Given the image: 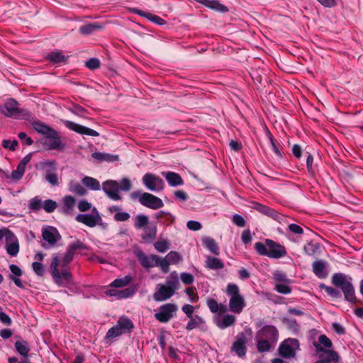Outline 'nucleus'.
<instances>
[{"label":"nucleus","mask_w":363,"mask_h":363,"mask_svg":"<svg viewBox=\"0 0 363 363\" xmlns=\"http://www.w3.org/2000/svg\"><path fill=\"white\" fill-rule=\"evenodd\" d=\"M175 292L166 286L164 284H158L157 290L153 294V298L156 301H163L171 298Z\"/></svg>","instance_id":"obj_21"},{"label":"nucleus","mask_w":363,"mask_h":363,"mask_svg":"<svg viewBox=\"0 0 363 363\" xmlns=\"http://www.w3.org/2000/svg\"><path fill=\"white\" fill-rule=\"evenodd\" d=\"M62 122L63 123V124L65 125L66 128H67L68 129H69L72 131H74L79 134L86 135H90V136H94V137H97L99 135V133L97 131H96L93 129H91L89 128H87L86 126L79 125L77 123H74V122H72L70 121H67V120H62Z\"/></svg>","instance_id":"obj_16"},{"label":"nucleus","mask_w":363,"mask_h":363,"mask_svg":"<svg viewBox=\"0 0 363 363\" xmlns=\"http://www.w3.org/2000/svg\"><path fill=\"white\" fill-rule=\"evenodd\" d=\"M75 220L77 222L82 223L89 228H94L96 225H103L102 218L95 207L92 208L91 213L78 214L76 216Z\"/></svg>","instance_id":"obj_9"},{"label":"nucleus","mask_w":363,"mask_h":363,"mask_svg":"<svg viewBox=\"0 0 363 363\" xmlns=\"http://www.w3.org/2000/svg\"><path fill=\"white\" fill-rule=\"evenodd\" d=\"M69 110L72 113L79 116H84L88 113L86 108L76 104H73L72 106L69 108Z\"/></svg>","instance_id":"obj_49"},{"label":"nucleus","mask_w":363,"mask_h":363,"mask_svg":"<svg viewBox=\"0 0 363 363\" xmlns=\"http://www.w3.org/2000/svg\"><path fill=\"white\" fill-rule=\"evenodd\" d=\"M32 267L34 272L38 276H43L45 272V269L42 263L38 262H35L32 264Z\"/></svg>","instance_id":"obj_57"},{"label":"nucleus","mask_w":363,"mask_h":363,"mask_svg":"<svg viewBox=\"0 0 363 363\" xmlns=\"http://www.w3.org/2000/svg\"><path fill=\"white\" fill-rule=\"evenodd\" d=\"M25 171L26 170L24 169H23L22 167H21L20 166L18 165L16 169L13 170L11 172V175L9 174V178L8 179H11L13 181H18L24 175ZM6 172H9L7 171ZM8 174H9V173H8Z\"/></svg>","instance_id":"obj_48"},{"label":"nucleus","mask_w":363,"mask_h":363,"mask_svg":"<svg viewBox=\"0 0 363 363\" xmlns=\"http://www.w3.org/2000/svg\"><path fill=\"white\" fill-rule=\"evenodd\" d=\"M169 264L170 263L168 262V260L166 258L160 259L159 258L158 261V265L160 266L161 270L164 273H167L169 270Z\"/></svg>","instance_id":"obj_63"},{"label":"nucleus","mask_w":363,"mask_h":363,"mask_svg":"<svg viewBox=\"0 0 363 363\" xmlns=\"http://www.w3.org/2000/svg\"><path fill=\"white\" fill-rule=\"evenodd\" d=\"M43 208V203L41 199L35 197L30 201L29 208L32 211H37Z\"/></svg>","instance_id":"obj_53"},{"label":"nucleus","mask_w":363,"mask_h":363,"mask_svg":"<svg viewBox=\"0 0 363 363\" xmlns=\"http://www.w3.org/2000/svg\"><path fill=\"white\" fill-rule=\"evenodd\" d=\"M285 284L286 283L276 284L274 289L277 292L282 294H290L291 292V288L289 285Z\"/></svg>","instance_id":"obj_55"},{"label":"nucleus","mask_w":363,"mask_h":363,"mask_svg":"<svg viewBox=\"0 0 363 363\" xmlns=\"http://www.w3.org/2000/svg\"><path fill=\"white\" fill-rule=\"evenodd\" d=\"M299 349V342L296 339L289 338L284 340L279 346V354L284 358H291L295 356L296 350Z\"/></svg>","instance_id":"obj_12"},{"label":"nucleus","mask_w":363,"mask_h":363,"mask_svg":"<svg viewBox=\"0 0 363 363\" xmlns=\"http://www.w3.org/2000/svg\"><path fill=\"white\" fill-rule=\"evenodd\" d=\"M177 309L174 303L164 304L159 308V311L155 314V318L160 323H167L175 315Z\"/></svg>","instance_id":"obj_10"},{"label":"nucleus","mask_w":363,"mask_h":363,"mask_svg":"<svg viewBox=\"0 0 363 363\" xmlns=\"http://www.w3.org/2000/svg\"><path fill=\"white\" fill-rule=\"evenodd\" d=\"M165 258L170 264H177L182 261V256L176 251L169 252Z\"/></svg>","instance_id":"obj_47"},{"label":"nucleus","mask_w":363,"mask_h":363,"mask_svg":"<svg viewBox=\"0 0 363 363\" xmlns=\"http://www.w3.org/2000/svg\"><path fill=\"white\" fill-rule=\"evenodd\" d=\"M133 281V277L130 275H126L122 278L115 279L111 284V286L121 288L128 285Z\"/></svg>","instance_id":"obj_41"},{"label":"nucleus","mask_w":363,"mask_h":363,"mask_svg":"<svg viewBox=\"0 0 363 363\" xmlns=\"http://www.w3.org/2000/svg\"><path fill=\"white\" fill-rule=\"evenodd\" d=\"M67 57H68L62 54V52H60V51L51 52L48 56V59L50 62L55 63V64H59V63L66 62L67 60Z\"/></svg>","instance_id":"obj_39"},{"label":"nucleus","mask_w":363,"mask_h":363,"mask_svg":"<svg viewBox=\"0 0 363 363\" xmlns=\"http://www.w3.org/2000/svg\"><path fill=\"white\" fill-rule=\"evenodd\" d=\"M149 223V218L143 214L137 215L135 219L134 226L136 229L144 228Z\"/></svg>","instance_id":"obj_44"},{"label":"nucleus","mask_w":363,"mask_h":363,"mask_svg":"<svg viewBox=\"0 0 363 363\" xmlns=\"http://www.w3.org/2000/svg\"><path fill=\"white\" fill-rule=\"evenodd\" d=\"M91 208V203L88 202L86 200H81L78 203V209L81 212H85L90 210Z\"/></svg>","instance_id":"obj_62"},{"label":"nucleus","mask_w":363,"mask_h":363,"mask_svg":"<svg viewBox=\"0 0 363 363\" xmlns=\"http://www.w3.org/2000/svg\"><path fill=\"white\" fill-rule=\"evenodd\" d=\"M3 114L6 117H14L16 118H23L28 120L32 114L26 109H21L18 107V103L13 99H9L4 104Z\"/></svg>","instance_id":"obj_7"},{"label":"nucleus","mask_w":363,"mask_h":363,"mask_svg":"<svg viewBox=\"0 0 363 363\" xmlns=\"http://www.w3.org/2000/svg\"><path fill=\"white\" fill-rule=\"evenodd\" d=\"M73 258L74 256L67 251L62 258L57 254L52 255L50 272L54 281L58 286H65L72 281V275L68 265Z\"/></svg>","instance_id":"obj_1"},{"label":"nucleus","mask_w":363,"mask_h":363,"mask_svg":"<svg viewBox=\"0 0 363 363\" xmlns=\"http://www.w3.org/2000/svg\"><path fill=\"white\" fill-rule=\"evenodd\" d=\"M36 168L43 171L45 179L52 186L59 185V179L56 173L57 167L55 160H45L39 162Z\"/></svg>","instance_id":"obj_5"},{"label":"nucleus","mask_w":363,"mask_h":363,"mask_svg":"<svg viewBox=\"0 0 363 363\" xmlns=\"http://www.w3.org/2000/svg\"><path fill=\"white\" fill-rule=\"evenodd\" d=\"M134 328L133 321L126 316L118 318L116 324L111 328L106 335V339H113L125 333H129Z\"/></svg>","instance_id":"obj_6"},{"label":"nucleus","mask_w":363,"mask_h":363,"mask_svg":"<svg viewBox=\"0 0 363 363\" xmlns=\"http://www.w3.org/2000/svg\"><path fill=\"white\" fill-rule=\"evenodd\" d=\"M235 317L231 314H226L220 318H218L215 320L216 325L220 329H225L228 327L232 326L235 323Z\"/></svg>","instance_id":"obj_30"},{"label":"nucleus","mask_w":363,"mask_h":363,"mask_svg":"<svg viewBox=\"0 0 363 363\" xmlns=\"http://www.w3.org/2000/svg\"><path fill=\"white\" fill-rule=\"evenodd\" d=\"M252 208L258 212L271 217L276 220L279 221L282 217V216L274 209L257 202L252 203Z\"/></svg>","instance_id":"obj_20"},{"label":"nucleus","mask_w":363,"mask_h":363,"mask_svg":"<svg viewBox=\"0 0 363 363\" xmlns=\"http://www.w3.org/2000/svg\"><path fill=\"white\" fill-rule=\"evenodd\" d=\"M143 183L147 189L152 191L158 192L164 189V181L151 173H146L143 177Z\"/></svg>","instance_id":"obj_13"},{"label":"nucleus","mask_w":363,"mask_h":363,"mask_svg":"<svg viewBox=\"0 0 363 363\" xmlns=\"http://www.w3.org/2000/svg\"><path fill=\"white\" fill-rule=\"evenodd\" d=\"M180 278L182 281L186 285L191 284L194 280L193 275L187 272L182 273Z\"/></svg>","instance_id":"obj_60"},{"label":"nucleus","mask_w":363,"mask_h":363,"mask_svg":"<svg viewBox=\"0 0 363 363\" xmlns=\"http://www.w3.org/2000/svg\"><path fill=\"white\" fill-rule=\"evenodd\" d=\"M10 237L7 238L6 240V252L11 257H15L18 255L19 252V243L18 240L16 236L13 233L12 234H9Z\"/></svg>","instance_id":"obj_22"},{"label":"nucleus","mask_w":363,"mask_h":363,"mask_svg":"<svg viewBox=\"0 0 363 363\" xmlns=\"http://www.w3.org/2000/svg\"><path fill=\"white\" fill-rule=\"evenodd\" d=\"M352 278L342 273H335L332 277V283L340 288L347 301L354 303L357 301Z\"/></svg>","instance_id":"obj_3"},{"label":"nucleus","mask_w":363,"mask_h":363,"mask_svg":"<svg viewBox=\"0 0 363 363\" xmlns=\"http://www.w3.org/2000/svg\"><path fill=\"white\" fill-rule=\"evenodd\" d=\"M313 345L318 354H323V355L326 354L327 351H332L330 350L333 346L332 341L325 335H320L318 337V341L313 342Z\"/></svg>","instance_id":"obj_19"},{"label":"nucleus","mask_w":363,"mask_h":363,"mask_svg":"<svg viewBox=\"0 0 363 363\" xmlns=\"http://www.w3.org/2000/svg\"><path fill=\"white\" fill-rule=\"evenodd\" d=\"M313 272L320 279H325L328 276L325 262L322 260H316L312 264Z\"/></svg>","instance_id":"obj_28"},{"label":"nucleus","mask_w":363,"mask_h":363,"mask_svg":"<svg viewBox=\"0 0 363 363\" xmlns=\"http://www.w3.org/2000/svg\"><path fill=\"white\" fill-rule=\"evenodd\" d=\"M102 28V26L99 23H91L82 25L79 28L82 35H88L93 33L95 30Z\"/></svg>","instance_id":"obj_34"},{"label":"nucleus","mask_w":363,"mask_h":363,"mask_svg":"<svg viewBox=\"0 0 363 363\" xmlns=\"http://www.w3.org/2000/svg\"><path fill=\"white\" fill-rule=\"evenodd\" d=\"M15 347L17 352L23 357H27L30 352L28 344L25 340L17 341L15 343Z\"/></svg>","instance_id":"obj_40"},{"label":"nucleus","mask_w":363,"mask_h":363,"mask_svg":"<svg viewBox=\"0 0 363 363\" xmlns=\"http://www.w3.org/2000/svg\"><path fill=\"white\" fill-rule=\"evenodd\" d=\"M155 248L160 252H165L169 248V243L167 240H159L155 242Z\"/></svg>","instance_id":"obj_52"},{"label":"nucleus","mask_w":363,"mask_h":363,"mask_svg":"<svg viewBox=\"0 0 363 363\" xmlns=\"http://www.w3.org/2000/svg\"><path fill=\"white\" fill-rule=\"evenodd\" d=\"M50 139L49 140H45L43 142V146L47 150H57L60 149L62 146V141L60 136L59 135L58 132H57L56 135H51L50 136L47 138Z\"/></svg>","instance_id":"obj_25"},{"label":"nucleus","mask_w":363,"mask_h":363,"mask_svg":"<svg viewBox=\"0 0 363 363\" xmlns=\"http://www.w3.org/2000/svg\"><path fill=\"white\" fill-rule=\"evenodd\" d=\"M164 285L172 289L174 292L178 289L179 280L178 274L176 272H172L170 273V274L166 279Z\"/></svg>","instance_id":"obj_35"},{"label":"nucleus","mask_w":363,"mask_h":363,"mask_svg":"<svg viewBox=\"0 0 363 363\" xmlns=\"http://www.w3.org/2000/svg\"><path fill=\"white\" fill-rule=\"evenodd\" d=\"M91 156L98 161H115L118 158L117 155H112L102 152H94Z\"/></svg>","instance_id":"obj_43"},{"label":"nucleus","mask_w":363,"mask_h":363,"mask_svg":"<svg viewBox=\"0 0 363 363\" xmlns=\"http://www.w3.org/2000/svg\"><path fill=\"white\" fill-rule=\"evenodd\" d=\"M86 246L80 240H77L72 243H70L67 248V251L72 254L73 256L74 253L78 250H86Z\"/></svg>","instance_id":"obj_46"},{"label":"nucleus","mask_w":363,"mask_h":363,"mask_svg":"<svg viewBox=\"0 0 363 363\" xmlns=\"http://www.w3.org/2000/svg\"><path fill=\"white\" fill-rule=\"evenodd\" d=\"M279 332L275 326L267 325L262 326L257 333L256 338H262L274 343L277 341Z\"/></svg>","instance_id":"obj_14"},{"label":"nucleus","mask_w":363,"mask_h":363,"mask_svg":"<svg viewBox=\"0 0 363 363\" xmlns=\"http://www.w3.org/2000/svg\"><path fill=\"white\" fill-rule=\"evenodd\" d=\"M102 189L108 198L113 201H119L121 196L119 194V183L114 180H107L102 184Z\"/></svg>","instance_id":"obj_15"},{"label":"nucleus","mask_w":363,"mask_h":363,"mask_svg":"<svg viewBox=\"0 0 363 363\" xmlns=\"http://www.w3.org/2000/svg\"><path fill=\"white\" fill-rule=\"evenodd\" d=\"M320 248L319 243L308 242L303 247L305 253L309 256H313L317 254Z\"/></svg>","instance_id":"obj_42"},{"label":"nucleus","mask_w":363,"mask_h":363,"mask_svg":"<svg viewBox=\"0 0 363 363\" xmlns=\"http://www.w3.org/2000/svg\"><path fill=\"white\" fill-rule=\"evenodd\" d=\"M131 198L133 199H138L139 202L143 206L151 209L155 210L164 206V203L161 199L147 192L143 194L140 191L132 192Z\"/></svg>","instance_id":"obj_8"},{"label":"nucleus","mask_w":363,"mask_h":363,"mask_svg":"<svg viewBox=\"0 0 363 363\" xmlns=\"http://www.w3.org/2000/svg\"><path fill=\"white\" fill-rule=\"evenodd\" d=\"M132 186L131 182L128 179L124 178L121 181L119 184L120 190L124 191H128L130 190Z\"/></svg>","instance_id":"obj_61"},{"label":"nucleus","mask_w":363,"mask_h":363,"mask_svg":"<svg viewBox=\"0 0 363 363\" xmlns=\"http://www.w3.org/2000/svg\"><path fill=\"white\" fill-rule=\"evenodd\" d=\"M18 145V143L16 140H13L12 141L9 140H4L2 141V146L5 149H9L11 151H14L17 146Z\"/></svg>","instance_id":"obj_56"},{"label":"nucleus","mask_w":363,"mask_h":363,"mask_svg":"<svg viewBox=\"0 0 363 363\" xmlns=\"http://www.w3.org/2000/svg\"><path fill=\"white\" fill-rule=\"evenodd\" d=\"M202 243L211 253L216 255H218L220 254L218 245L213 238L211 237H206L203 238Z\"/></svg>","instance_id":"obj_33"},{"label":"nucleus","mask_w":363,"mask_h":363,"mask_svg":"<svg viewBox=\"0 0 363 363\" xmlns=\"http://www.w3.org/2000/svg\"><path fill=\"white\" fill-rule=\"evenodd\" d=\"M157 226L147 225L143 228L142 238L145 242H152L157 236Z\"/></svg>","instance_id":"obj_29"},{"label":"nucleus","mask_w":363,"mask_h":363,"mask_svg":"<svg viewBox=\"0 0 363 363\" xmlns=\"http://www.w3.org/2000/svg\"><path fill=\"white\" fill-rule=\"evenodd\" d=\"M18 136L21 142L26 145H31L33 143V139L30 137H28L24 132L19 133Z\"/></svg>","instance_id":"obj_64"},{"label":"nucleus","mask_w":363,"mask_h":363,"mask_svg":"<svg viewBox=\"0 0 363 363\" xmlns=\"http://www.w3.org/2000/svg\"><path fill=\"white\" fill-rule=\"evenodd\" d=\"M133 13L148 19L150 21H151L157 25L163 26L166 23L165 20H164L161 17H160L157 15L152 14L151 13L145 12L144 11L139 10L138 9H133Z\"/></svg>","instance_id":"obj_26"},{"label":"nucleus","mask_w":363,"mask_h":363,"mask_svg":"<svg viewBox=\"0 0 363 363\" xmlns=\"http://www.w3.org/2000/svg\"><path fill=\"white\" fill-rule=\"evenodd\" d=\"M162 175L167 179L168 184L172 186L182 185L184 181L181 176L173 172H162Z\"/></svg>","instance_id":"obj_31"},{"label":"nucleus","mask_w":363,"mask_h":363,"mask_svg":"<svg viewBox=\"0 0 363 363\" xmlns=\"http://www.w3.org/2000/svg\"><path fill=\"white\" fill-rule=\"evenodd\" d=\"M136 256L144 268L148 269L158 265L159 257L155 255H146L142 251H139Z\"/></svg>","instance_id":"obj_18"},{"label":"nucleus","mask_w":363,"mask_h":363,"mask_svg":"<svg viewBox=\"0 0 363 363\" xmlns=\"http://www.w3.org/2000/svg\"><path fill=\"white\" fill-rule=\"evenodd\" d=\"M326 355L327 357L323 358V354H318L320 359L316 361L315 363H332L338 362L339 357L335 351H327Z\"/></svg>","instance_id":"obj_37"},{"label":"nucleus","mask_w":363,"mask_h":363,"mask_svg":"<svg viewBox=\"0 0 363 363\" xmlns=\"http://www.w3.org/2000/svg\"><path fill=\"white\" fill-rule=\"evenodd\" d=\"M68 190L78 196H84L87 193L86 189L80 183L74 180L69 182Z\"/></svg>","instance_id":"obj_36"},{"label":"nucleus","mask_w":363,"mask_h":363,"mask_svg":"<svg viewBox=\"0 0 363 363\" xmlns=\"http://www.w3.org/2000/svg\"><path fill=\"white\" fill-rule=\"evenodd\" d=\"M32 125L35 131L45 135L46 138L51 135H56L57 132L50 126L38 120L33 121Z\"/></svg>","instance_id":"obj_23"},{"label":"nucleus","mask_w":363,"mask_h":363,"mask_svg":"<svg viewBox=\"0 0 363 363\" xmlns=\"http://www.w3.org/2000/svg\"><path fill=\"white\" fill-rule=\"evenodd\" d=\"M207 306L212 313H217L220 309V306L218 302L213 298H208L207 300Z\"/></svg>","instance_id":"obj_58"},{"label":"nucleus","mask_w":363,"mask_h":363,"mask_svg":"<svg viewBox=\"0 0 363 363\" xmlns=\"http://www.w3.org/2000/svg\"><path fill=\"white\" fill-rule=\"evenodd\" d=\"M257 252L262 256L272 259H279L287 254L285 247L271 239H266L264 242H257L255 244Z\"/></svg>","instance_id":"obj_2"},{"label":"nucleus","mask_w":363,"mask_h":363,"mask_svg":"<svg viewBox=\"0 0 363 363\" xmlns=\"http://www.w3.org/2000/svg\"><path fill=\"white\" fill-rule=\"evenodd\" d=\"M225 294L230 298V311L235 313H240L245 306V301L240 293L238 286L234 283H229L226 286Z\"/></svg>","instance_id":"obj_4"},{"label":"nucleus","mask_w":363,"mask_h":363,"mask_svg":"<svg viewBox=\"0 0 363 363\" xmlns=\"http://www.w3.org/2000/svg\"><path fill=\"white\" fill-rule=\"evenodd\" d=\"M42 237L47 242L42 245L44 248L54 247L62 238L58 230L52 226L43 228Z\"/></svg>","instance_id":"obj_11"},{"label":"nucleus","mask_w":363,"mask_h":363,"mask_svg":"<svg viewBox=\"0 0 363 363\" xmlns=\"http://www.w3.org/2000/svg\"><path fill=\"white\" fill-rule=\"evenodd\" d=\"M57 204L56 201L52 199H47L43 203V208L47 213H52L57 208Z\"/></svg>","instance_id":"obj_50"},{"label":"nucleus","mask_w":363,"mask_h":363,"mask_svg":"<svg viewBox=\"0 0 363 363\" xmlns=\"http://www.w3.org/2000/svg\"><path fill=\"white\" fill-rule=\"evenodd\" d=\"M136 292V289L134 287H129L123 290L119 291L118 299L126 298L132 296Z\"/></svg>","instance_id":"obj_51"},{"label":"nucleus","mask_w":363,"mask_h":363,"mask_svg":"<svg viewBox=\"0 0 363 363\" xmlns=\"http://www.w3.org/2000/svg\"><path fill=\"white\" fill-rule=\"evenodd\" d=\"M85 65L89 69H95L100 67V61L97 58H91L86 62Z\"/></svg>","instance_id":"obj_59"},{"label":"nucleus","mask_w":363,"mask_h":363,"mask_svg":"<svg viewBox=\"0 0 363 363\" xmlns=\"http://www.w3.org/2000/svg\"><path fill=\"white\" fill-rule=\"evenodd\" d=\"M196 2L205 6L206 7L221 13L228 11V9L217 0H196Z\"/></svg>","instance_id":"obj_24"},{"label":"nucleus","mask_w":363,"mask_h":363,"mask_svg":"<svg viewBox=\"0 0 363 363\" xmlns=\"http://www.w3.org/2000/svg\"><path fill=\"white\" fill-rule=\"evenodd\" d=\"M247 339L245 334L240 333L237 335L235 341L233 343L231 350L239 357H244L247 352Z\"/></svg>","instance_id":"obj_17"},{"label":"nucleus","mask_w":363,"mask_h":363,"mask_svg":"<svg viewBox=\"0 0 363 363\" xmlns=\"http://www.w3.org/2000/svg\"><path fill=\"white\" fill-rule=\"evenodd\" d=\"M205 266L210 269L218 270L224 267V264L217 257L207 256L205 262Z\"/></svg>","instance_id":"obj_32"},{"label":"nucleus","mask_w":363,"mask_h":363,"mask_svg":"<svg viewBox=\"0 0 363 363\" xmlns=\"http://www.w3.org/2000/svg\"><path fill=\"white\" fill-rule=\"evenodd\" d=\"M82 184L87 188L93 191H98L100 189V183L95 178L86 176L82 180Z\"/></svg>","instance_id":"obj_38"},{"label":"nucleus","mask_w":363,"mask_h":363,"mask_svg":"<svg viewBox=\"0 0 363 363\" xmlns=\"http://www.w3.org/2000/svg\"><path fill=\"white\" fill-rule=\"evenodd\" d=\"M275 281L281 283H289L290 280L287 278L285 273L281 271H276L273 274Z\"/></svg>","instance_id":"obj_54"},{"label":"nucleus","mask_w":363,"mask_h":363,"mask_svg":"<svg viewBox=\"0 0 363 363\" xmlns=\"http://www.w3.org/2000/svg\"><path fill=\"white\" fill-rule=\"evenodd\" d=\"M75 204L76 200L72 196H65L62 200V211L67 215L72 214Z\"/></svg>","instance_id":"obj_27"},{"label":"nucleus","mask_w":363,"mask_h":363,"mask_svg":"<svg viewBox=\"0 0 363 363\" xmlns=\"http://www.w3.org/2000/svg\"><path fill=\"white\" fill-rule=\"evenodd\" d=\"M257 348L259 352H265L270 350L272 342L262 338H257Z\"/></svg>","instance_id":"obj_45"}]
</instances>
